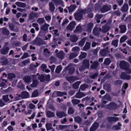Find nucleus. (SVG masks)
Segmentation results:
<instances>
[{"label": "nucleus", "mask_w": 131, "mask_h": 131, "mask_svg": "<svg viewBox=\"0 0 131 131\" xmlns=\"http://www.w3.org/2000/svg\"><path fill=\"white\" fill-rule=\"evenodd\" d=\"M86 10H81L80 12H77L74 14L75 19L77 20H81L82 18V15L86 13Z\"/></svg>", "instance_id": "nucleus-1"}, {"label": "nucleus", "mask_w": 131, "mask_h": 131, "mask_svg": "<svg viewBox=\"0 0 131 131\" xmlns=\"http://www.w3.org/2000/svg\"><path fill=\"white\" fill-rule=\"evenodd\" d=\"M119 66L121 68L124 70L127 69L129 67V64L128 63L124 60L120 61Z\"/></svg>", "instance_id": "nucleus-2"}, {"label": "nucleus", "mask_w": 131, "mask_h": 131, "mask_svg": "<svg viewBox=\"0 0 131 131\" xmlns=\"http://www.w3.org/2000/svg\"><path fill=\"white\" fill-rule=\"evenodd\" d=\"M38 79L41 82H44L45 81H49L50 80V76L49 75H48L45 76L43 74L39 75Z\"/></svg>", "instance_id": "nucleus-3"}, {"label": "nucleus", "mask_w": 131, "mask_h": 131, "mask_svg": "<svg viewBox=\"0 0 131 131\" xmlns=\"http://www.w3.org/2000/svg\"><path fill=\"white\" fill-rule=\"evenodd\" d=\"M50 26L48 24L45 23L43 25H41L40 27V30L44 32H47L48 31V28Z\"/></svg>", "instance_id": "nucleus-4"}, {"label": "nucleus", "mask_w": 131, "mask_h": 131, "mask_svg": "<svg viewBox=\"0 0 131 131\" xmlns=\"http://www.w3.org/2000/svg\"><path fill=\"white\" fill-rule=\"evenodd\" d=\"M112 7L110 5H105L103 6L101 9V10L102 12L104 13L110 10Z\"/></svg>", "instance_id": "nucleus-5"}, {"label": "nucleus", "mask_w": 131, "mask_h": 131, "mask_svg": "<svg viewBox=\"0 0 131 131\" xmlns=\"http://www.w3.org/2000/svg\"><path fill=\"white\" fill-rule=\"evenodd\" d=\"M116 107V104L113 102H111L110 104L106 105V108L109 109H115Z\"/></svg>", "instance_id": "nucleus-6"}, {"label": "nucleus", "mask_w": 131, "mask_h": 131, "mask_svg": "<svg viewBox=\"0 0 131 131\" xmlns=\"http://www.w3.org/2000/svg\"><path fill=\"white\" fill-rule=\"evenodd\" d=\"M65 55V54L64 52L62 50H61L56 54V56L60 59H63L64 58Z\"/></svg>", "instance_id": "nucleus-7"}, {"label": "nucleus", "mask_w": 131, "mask_h": 131, "mask_svg": "<svg viewBox=\"0 0 131 131\" xmlns=\"http://www.w3.org/2000/svg\"><path fill=\"white\" fill-rule=\"evenodd\" d=\"M29 93L26 91L22 92L21 94L18 95L19 97H21L22 98H27L29 97Z\"/></svg>", "instance_id": "nucleus-8"}, {"label": "nucleus", "mask_w": 131, "mask_h": 131, "mask_svg": "<svg viewBox=\"0 0 131 131\" xmlns=\"http://www.w3.org/2000/svg\"><path fill=\"white\" fill-rule=\"evenodd\" d=\"M9 50L8 47L5 46L1 50V54L5 55L8 53Z\"/></svg>", "instance_id": "nucleus-9"}, {"label": "nucleus", "mask_w": 131, "mask_h": 131, "mask_svg": "<svg viewBox=\"0 0 131 131\" xmlns=\"http://www.w3.org/2000/svg\"><path fill=\"white\" fill-rule=\"evenodd\" d=\"M56 94L58 96H61L63 95H66L67 93L66 92H61L60 91H57L54 92L52 94V96L54 97V95Z\"/></svg>", "instance_id": "nucleus-10"}, {"label": "nucleus", "mask_w": 131, "mask_h": 131, "mask_svg": "<svg viewBox=\"0 0 131 131\" xmlns=\"http://www.w3.org/2000/svg\"><path fill=\"white\" fill-rule=\"evenodd\" d=\"M39 14L37 13L32 12L29 15V18L30 20L33 19L35 17H38L39 16Z\"/></svg>", "instance_id": "nucleus-11"}, {"label": "nucleus", "mask_w": 131, "mask_h": 131, "mask_svg": "<svg viewBox=\"0 0 131 131\" xmlns=\"http://www.w3.org/2000/svg\"><path fill=\"white\" fill-rule=\"evenodd\" d=\"M56 114L57 117L59 118H61L67 115L64 112L61 111H57Z\"/></svg>", "instance_id": "nucleus-12"}, {"label": "nucleus", "mask_w": 131, "mask_h": 131, "mask_svg": "<svg viewBox=\"0 0 131 131\" xmlns=\"http://www.w3.org/2000/svg\"><path fill=\"white\" fill-rule=\"evenodd\" d=\"M120 77L121 79H123L128 80L131 78V77L130 75L126 74L124 72L122 73Z\"/></svg>", "instance_id": "nucleus-13"}, {"label": "nucleus", "mask_w": 131, "mask_h": 131, "mask_svg": "<svg viewBox=\"0 0 131 131\" xmlns=\"http://www.w3.org/2000/svg\"><path fill=\"white\" fill-rule=\"evenodd\" d=\"M76 25L75 23L74 22H72L70 23L67 27L68 29L70 30H72L74 29Z\"/></svg>", "instance_id": "nucleus-14"}, {"label": "nucleus", "mask_w": 131, "mask_h": 131, "mask_svg": "<svg viewBox=\"0 0 131 131\" xmlns=\"http://www.w3.org/2000/svg\"><path fill=\"white\" fill-rule=\"evenodd\" d=\"M70 39L72 42H75L78 40V38L76 35H72L71 36Z\"/></svg>", "instance_id": "nucleus-15"}, {"label": "nucleus", "mask_w": 131, "mask_h": 131, "mask_svg": "<svg viewBox=\"0 0 131 131\" xmlns=\"http://www.w3.org/2000/svg\"><path fill=\"white\" fill-rule=\"evenodd\" d=\"M46 115L47 117L48 118L53 117L55 116L54 112H52L49 111H48L46 112Z\"/></svg>", "instance_id": "nucleus-16"}, {"label": "nucleus", "mask_w": 131, "mask_h": 131, "mask_svg": "<svg viewBox=\"0 0 131 131\" xmlns=\"http://www.w3.org/2000/svg\"><path fill=\"white\" fill-rule=\"evenodd\" d=\"M99 124L96 122H95L92 127L90 128V131H94L97 129L99 127Z\"/></svg>", "instance_id": "nucleus-17"}, {"label": "nucleus", "mask_w": 131, "mask_h": 131, "mask_svg": "<svg viewBox=\"0 0 131 131\" xmlns=\"http://www.w3.org/2000/svg\"><path fill=\"white\" fill-rule=\"evenodd\" d=\"M93 24L92 23H89L86 27V31L88 32H90L93 26Z\"/></svg>", "instance_id": "nucleus-18"}, {"label": "nucleus", "mask_w": 131, "mask_h": 131, "mask_svg": "<svg viewBox=\"0 0 131 131\" xmlns=\"http://www.w3.org/2000/svg\"><path fill=\"white\" fill-rule=\"evenodd\" d=\"M91 47V44L89 42H87L83 47V49L85 51L89 50Z\"/></svg>", "instance_id": "nucleus-19"}, {"label": "nucleus", "mask_w": 131, "mask_h": 131, "mask_svg": "<svg viewBox=\"0 0 131 131\" xmlns=\"http://www.w3.org/2000/svg\"><path fill=\"white\" fill-rule=\"evenodd\" d=\"M110 29V26L105 25L102 27V31L103 33H105L109 30Z\"/></svg>", "instance_id": "nucleus-20"}, {"label": "nucleus", "mask_w": 131, "mask_h": 131, "mask_svg": "<svg viewBox=\"0 0 131 131\" xmlns=\"http://www.w3.org/2000/svg\"><path fill=\"white\" fill-rule=\"evenodd\" d=\"M74 65L70 64L67 67H70L69 70V73L70 74L73 73L75 69L74 68Z\"/></svg>", "instance_id": "nucleus-21"}, {"label": "nucleus", "mask_w": 131, "mask_h": 131, "mask_svg": "<svg viewBox=\"0 0 131 131\" xmlns=\"http://www.w3.org/2000/svg\"><path fill=\"white\" fill-rule=\"evenodd\" d=\"M74 121L79 124H81L82 121V118L79 116H77L74 117Z\"/></svg>", "instance_id": "nucleus-22"}, {"label": "nucleus", "mask_w": 131, "mask_h": 131, "mask_svg": "<svg viewBox=\"0 0 131 131\" xmlns=\"http://www.w3.org/2000/svg\"><path fill=\"white\" fill-rule=\"evenodd\" d=\"M15 4L21 8H25L26 6L25 3L20 2H17L15 3Z\"/></svg>", "instance_id": "nucleus-23"}, {"label": "nucleus", "mask_w": 131, "mask_h": 131, "mask_svg": "<svg viewBox=\"0 0 131 131\" xmlns=\"http://www.w3.org/2000/svg\"><path fill=\"white\" fill-rule=\"evenodd\" d=\"M82 65L84 66L86 68H88L89 67L90 64L89 63V60L86 59L83 60Z\"/></svg>", "instance_id": "nucleus-24"}, {"label": "nucleus", "mask_w": 131, "mask_h": 131, "mask_svg": "<svg viewBox=\"0 0 131 131\" xmlns=\"http://www.w3.org/2000/svg\"><path fill=\"white\" fill-rule=\"evenodd\" d=\"M119 119V118L117 117H110L108 118V120L110 122H116L118 121Z\"/></svg>", "instance_id": "nucleus-25"}, {"label": "nucleus", "mask_w": 131, "mask_h": 131, "mask_svg": "<svg viewBox=\"0 0 131 131\" xmlns=\"http://www.w3.org/2000/svg\"><path fill=\"white\" fill-rule=\"evenodd\" d=\"M2 99L3 100L6 102L10 103L12 102V101L10 100L9 99L8 95H3Z\"/></svg>", "instance_id": "nucleus-26"}, {"label": "nucleus", "mask_w": 131, "mask_h": 131, "mask_svg": "<svg viewBox=\"0 0 131 131\" xmlns=\"http://www.w3.org/2000/svg\"><path fill=\"white\" fill-rule=\"evenodd\" d=\"M128 8V5L127 4H124L121 7V10L122 12H125L127 11Z\"/></svg>", "instance_id": "nucleus-27"}, {"label": "nucleus", "mask_w": 131, "mask_h": 131, "mask_svg": "<svg viewBox=\"0 0 131 131\" xmlns=\"http://www.w3.org/2000/svg\"><path fill=\"white\" fill-rule=\"evenodd\" d=\"M103 17V15L102 14H96L95 17V19L96 20L97 22L99 23L100 22V19L101 18Z\"/></svg>", "instance_id": "nucleus-28"}, {"label": "nucleus", "mask_w": 131, "mask_h": 131, "mask_svg": "<svg viewBox=\"0 0 131 131\" xmlns=\"http://www.w3.org/2000/svg\"><path fill=\"white\" fill-rule=\"evenodd\" d=\"M49 9L50 10L51 12H53L55 9V7L54 4L52 2H50L49 3Z\"/></svg>", "instance_id": "nucleus-29"}, {"label": "nucleus", "mask_w": 131, "mask_h": 131, "mask_svg": "<svg viewBox=\"0 0 131 131\" xmlns=\"http://www.w3.org/2000/svg\"><path fill=\"white\" fill-rule=\"evenodd\" d=\"M108 51L106 50L105 49H103L100 50V54L102 56H105L108 53Z\"/></svg>", "instance_id": "nucleus-30"}, {"label": "nucleus", "mask_w": 131, "mask_h": 131, "mask_svg": "<svg viewBox=\"0 0 131 131\" xmlns=\"http://www.w3.org/2000/svg\"><path fill=\"white\" fill-rule=\"evenodd\" d=\"M85 96V94L83 93L80 92H78L75 95V97L78 98H80Z\"/></svg>", "instance_id": "nucleus-31"}, {"label": "nucleus", "mask_w": 131, "mask_h": 131, "mask_svg": "<svg viewBox=\"0 0 131 131\" xmlns=\"http://www.w3.org/2000/svg\"><path fill=\"white\" fill-rule=\"evenodd\" d=\"M66 79L67 81H69L70 83H71L73 82L76 80V78L74 77H67Z\"/></svg>", "instance_id": "nucleus-32"}, {"label": "nucleus", "mask_w": 131, "mask_h": 131, "mask_svg": "<svg viewBox=\"0 0 131 131\" xmlns=\"http://www.w3.org/2000/svg\"><path fill=\"white\" fill-rule=\"evenodd\" d=\"M87 56V53L85 52H81V54L79 57V59L81 60L85 58Z\"/></svg>", "instance_id": "nucleus-33"}, {"label": "nucleus", "mask_w": 131, "mask_h": 131, "mask_svg": "<svg viewBox=\"0 0 131 131\" xmlns=\"http://www.w3.org/2000/svg\"><path fill=\"white\" fill-rule=\"evenodd\" d=\"M99 65V63L97 61H94L93 64L91 65V68L93 69H95Z\"/></svg>", "instance_id": "nucleus-34"}, {"label": "nucleus", "mask_w": 131, "mask_h": 131, "mask_svg": "<svg viewBox=\"0 0 131 131\" xmlns=\"http://www.w3.org/2000/svg\"><path fill=\"white\" fill-rule=\"evenodd\" d=\"M37 22L39 25H41L45 22V20L43 18H39L37 19Z\"/></svg>", "instance_id": "nucleus-35"}, {"label": "nucleus", "mask_w": 131, "mask_h": 131, "mask_svg": "<svg viewBox=\"0 0 131 131\" xmlns=\"http://www.w3.org/2000/svg\"><path fill=\"white\" fill-rule=\"evenodd\" d=\"M119 27L121 29V33H123L125 32L126 31V26L124 25H121L119 26Z\"/></svg>", "instance_id": "nucleus-36"}, {"label": "nucleus", "mask_w": 131, "mask_h": 131, "mask_svg": "<svg viewBox=\"0 0 131 131\" xmlns=\"http://www.w3.org/2000/svg\"><path fill=\"white\" fill-rule=\"evenodd\" d=\"M78 56L77 54L75 52L72 53L70 54V56L68 57L69 60H70L75 58Z\"/></svg>", "instance_id": "nucleus-37"}, {"label": "nucleus", "mask_w": 131, "mask_h": 131, "mask_svg": "<svg viewBox=\"0 0 131 131\" xmlns=\"http://www.w3.org/2000/svg\"><path fill=\"white\" fill-rule=\"evenodd\" d=\"M23 79L24 81L27 83L30 82L31 79L30 77L28 76H25L23 77Z\"/></svg>", "instance_id": "nucleus-38"}, {"label": "nucleus", "mask_w": 131, "mask_h": 131, "mask_svg": "<svg viewBox=\"0 0 131 131\" xmlns=\"http://www.w3.org/2000/svg\"><path fill=\"white\" fill-rule=\"evenodd\" d=\"M86 38H84L82 39L79 42V46L80 47H82L84 45L86 40Z\"/></svg>", "instance_id": "nucleus-39"}, {"label": "nucleus", "mask_w": 131, "mask_h": 131, "mask_svg": "<svg viewBox=\"0 0 131 131\" xmlns=\"http://www.w3.org/2000/svg\"><path fill=\"white\" fill-rule=\"evenodd\" d=\"M46 126L47 130L48 131L52 129V126L51 124L47 123L46 125Z\"/></svg>", "instance_id": "nucleus-40"}, {"label": "nucleus", "mask_w": 131, "mask_h": 131, "mask_svg": "<svg viewBox=\"0 0 131 131\" xmlns=\"http://www.w3.org/2000/svg\"><path fill=\"white\" fill-rule=\"evenodd\" d=\"M72 102L73 105H76L80 102V101L78 99H74L72 100Z\"/></svg>", "instance_id": "nucleus-41"}, {"label": "nucleus", "mask_w": 131, "mask_h": 131, "mask_svg": "<svg viewBox=\"0 0 131 131\" xmlns=\"http://www.w3.org/2000/svg\"><path fill=\"white\" fill-rule=\"evenodd\" d=\"M81 83L80 81H78L76 82L73 84V88L75 89H77L78 88L79 85Z\"/></svg>", "instance_id": "nucleus-42"}, {"label": "nucleus", "mask_w": 131, "mask_h": 131, "mask_svg": "<svg viewBox=\"0 0 131 131\" xmlns=\"http://www.w3.org/2000/svg\"><path fill=\"white\" fill-rule=\"evenodd\" d=\"M38 91L36 90L34 91L32 93L31 97H35L38 96Z\"/></svg>", "instance_id": "nucleus-43"}, {"label": "nucleus", "mask_w": 131, "mask_h": 131, "mask_svg": "<svg viewBox=\"0 0 131 131\" xmlns=\"http://www.w3.org/2000/svg\"><path fill=\"white\" fill-rule=\"evenodd\" d=\"M68 112L69 114H73L74 113V108L71 107H69L68 110Z\"/></svg>", "instance_id": "nucleus-44"}, {"label": "nucleus", "mask_w": 131, "mask_h": 131, "mask_svg": "<svg viewBox=\"0 0 131 131\" xmlns=\"http://www.w3.org/2000/svg\"><path fill=\"white\" fill-rule=\"evenodd\" d=\"M128 86V85L127 83H125L123 85L122 89V91L123 94L125 93V90Z\"/></svg>", "instance_id": "nucleus-45"}, {"label": "nucleus", "mask_w": 131, "mask_h": 131, "mask_svg": "<svg viewBox=\"0 0 131 131\" xmlns=\"http://www.w3.org/2000/svg\"><path fill=\"white\" fill-rule=\"evenodd\" d=\"M2 29V33L6 35H8L9 34V31L6 28H3Z\"/></svg>", "instance_id": "nucleus-46"}, {"label": "nucleus", "mask_w": 131, "mask_h": 131, "mask_svg": "<svg viewBox=\"0 0 131 131\" xmlns=\"http://www.w3.org/2000/svg\"><path fill=\"white\" fill-rule=\"evenodd\" d=\"M118 40L116 39L112 41V44L115 47H116L118 46Z\"/></svg>", "instance_id": "nucleus-47"}, {"label": "nucleus", "mask_w": 131, "mask_h": 131, "mask_svg": "<svg viewBox=\"0 0 131 131\" xmlns=\"http://www.w3.org/2000/svg\"><path fill=\"white\" fill-rule=\"evenodd\" d=\"M111 62L110 59L109 58H107L105 59L104 63L106 65H108L110 64Z\"/></svg>", "instance_id": "nucleus-48"}, {"label": "nucleus", "mask_w": 131, "mask_h": 131, "mask_svg": "<svg viewBox=\"0 0 131 131\" xmlns=\"http://www.w3.org/2000/svg\"><path fill=\"white\" fill-rule=\"evenodd\" d=\"M57 5L61 4H63V2L62 0H52Z\"/></svg>", "instance_id": "nucleus-49"}, {"label": "nucleus", "mask_w": 131, "mask_h": 131, "mask_svg": "<svg viewBox=\"0 0 131 131\" xmlns=\"http://www.w3.org/2000/svg\"><path fill=\"white\" fill-rule=\"evenodd\" d=\"M76 7L74 5H71L70 7H68V9L69 12H72L74 10Z\"/></svg>", "instance_id": "nucleus-50"}, {"label": "nucleus", "mask_w": 131, "mask_h": 131, "mask_svg": "<svg viewBox=\"0 0 131 131\" xmlns=\"http://www.w3.org/2000/svg\"><path fill=\"white\" fill-rule=\"evenodd\" d=\"M98 74V72H96L94 73H92L90 75V78L92 79H94L97 76Z\"/></svg>", "instance_id": "nucleus-51"}, {"label": "nucleus", "mask_w": 131, "mask_h": 131, "mask_svg": "<svg viewBox=\"0 0 131 131\" xmlns=\"http://www.w3.org/2000/svg\"><path fill=\"white\" fill-rule=\"evenodd\" d=\"M80 25V24L79 25L77 26L75 29L74 31L75 32L80 31L81 30L82 28Z\"/></svg>", "instance_id": "nucleus-52"}, {"label": "nucleus", "mask_w": 131, "mask_h": 131, "mask_svg": "<svg viewBox=\"0 0 131 131\" xmlns=\"http://www.w3.org/2000/svg\"><path fill=\"white\" fill-rule=\"evenodd\" d=\"M100 49V47H97L96 49H95L92 50V52L94 54L96 55L97 54L98 52Z\"/></svg>", "instance_id": "nucleus-53"}, {"label": "nucleus", "mask_w": 131, "mask_h": 131, "mask_svg": "<svg viewBox=\"0 0 131 131\" xmlns=\"http://www.w3.org/2000/svg\"><path fill=\"white\" fill-rule=\"evenodd\" d=\"M15 77V75L13 73H10L8 74V78L9 79H12Z\"/></svg>", "instance_id": "nucleus-54"}, {"label": "nucleus", "mask_w": 131, "mask_h": 131, "mask_svg": "<svg viewBox=\"0 0 131 131\" xmlns=\"http://www.w3.org/2000/svg\"><path fill=\"white\" fill-rule=\"evenodd\" d=\"M36 68V65L33 64H31L29 68V69L31 70H35V68Z\"/></svg>", "instance_id": "nucleus-55"}, {"label": "nucleus", "mask_w": 131, "mask_h": 131, "mask_svg": "<svg viewBox=\"0 0 131 131\" xmlns=\"http://www.w3.org/2000/svg\"><path fill=\"white\" fill-rule=\"evenodd\" d=\"M107 103L106 101L104 100L103 99H102V102L100 104V106L104 108L105 107L104 104H106Z\"/></svg>", "instance_id": "nucleus-56"}, {"label": "nucleus", "mask_w": 131, "mask_h": 131, "mask_svg": "<svg viewBox=\"0 0 131 131\" xmlns=\"http://www.w3.org/2000/svg\"><path fill=\"white\" fill-rule=\"evenodd\" d=\"M38 83V81L37 80H35L33 81L31 85L32 87H35L36 86Z\"/></svg>", "instance_id": "nucleus-57"}, {"label": "nucleus", "mask_w": 131, "mask_h": 131, "mask_svg": "<svg viewBox=\"0 0 131 131\" xmlns=\"http://www.w3.org/2000/svg\"><path fill=\"white\" fill-rule=\"evenodd\" d=\"M93 32L94 34L96 35L99 34V31L97 30V27H95L93 29Z\"/></svg>", "instance_id": "nucleus-58"}, {"label": "nucleus", "mask_w": 131, "mask_h": 131, "mask_svg": "<svg viewBox=\"0 0 131 131\" xmlns=\"http://www.w3.org/2000/svg\"><path fill=\"white\" fill-rule=\"evenodd\" d=\"M62 70V68L60 66H58L55 72L59 74Z\"/></svg>", "instance_id": "nucleus-59"}, {"label": "nucleus", "mask_w": 131, "mask_h": 131, "mask_svg": "<svg viewBox=\"0 0 131 131\" xmlns=\"http://www.w3.org/2000/svg\"><path fill=\"white\" fill-rule=\"evenodd\" d=\"M88 85L86 84H84L81 85L80 88L82 90H84L85 89L88 87Z\"/></svg>", "instance_id": "nucleus-60"}, {"label": "nucleus", "mask_w": 131, "mask_h": 131, "mask_svg": "<svg viewBox=\"0 0 131 131\" xmlns=\"http://www.w3.org/2000/svg\"><path fill=\"white\" fill-rule=\"evenodd\" d=\"M65 128L64 126L59 125L56 126V128L58 130H62Z\"/></svg>", "instance_id": "nucleus-61"}, {"label": "nucleus", "mask_w": 131, "mask_h": 131, "mask_svg": "<svg viewBox=\"0 0 131 131\" xmlns=\"http://www.w3.org/2000/svg\"><path fill=\"white\" fill-rule=\"evenodd\" d=\"M45 18L48 22H49L51 19V16L50 15H46L45 17Z\"/></svg>", "instance_id": "nucleus-62"}, {"label": "nucleus", "mask_w": 131, "mask_h": 131, "mask_svg": "<svg viewBox=\"0 0 131 131\" xmlns=\"http://www.w3.org/2000/svg\"><path fill=\"white\" fill-rule=\"evenodd\" d=\"M47 67L46 65L45 64H42L40 66L41 69L43 71H44L46 69Z\"/></svg>", "instance_id": "nucleus-63"}, {"label": "nucleus", "mask_w": 131, "mask_h": 131, "mask_svg": "<svg viewBox=\"0 0 131 131\" xmlns=\"http://www.w3.org/2000/svg\"><path fill=\"white\" fill-rule=\"evenodd\" d=\"M18 86L20 89H24L25 86L24 85L22 84L21 83L19 82L18 85Z\"/></svg>", "instance_id": "nucleus-64"}]
</instances>
